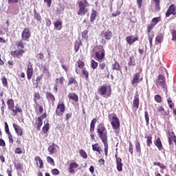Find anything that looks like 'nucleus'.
Segmentation results:
<instances>
[{"mask_svg": "<svg viewBox=\"0 0 176 176\" xmlns=\"http://www.w3.org/2000/svg\"><path fill=\"white\" fill-rule=\"evenodd\" d=\"M96 133L104 146L105 156H108V131L105 125L102 123L99 124L97 126Z\"/></svg>", "mask_w": 176, "mask_h": 176, "instance_id": "nucleus-1", "label": "nucleus"}, {"mask_svg": "<svg viewBox=\"0 0 176 176\" xmlns=\"http://www.w3.org/2000/svg\"><path fill=\"white\" fill-rule=\"evenodd\" d=\"M77 5L78 6V11L77 12L78 16H85L89 12L90 3H89L87 0H78Z\"/></svg>", "mask_w": 176, "mask_h": 176, "instance_id": "nucleus-2", "label": "nucleus"}, {"mask_svg": "<svg viewBox=\"0 0 176 176\" xmlns=\"http://www.w3.org/2000/svg\"><path fill=\"white\" fill-rule=\"evenodd\" d=\"M157 89H164V91L167 93V85L166 84V77L163 75L160 74L158 76V79L156 80L155 83Z\"/></svg>", "mask_w": 176, "mask_h": 176, "instance_id": "nucleus-3", "label": "nucleus"}, {"mask_svg": "<svg viewBox=\"0 0 176 176\" xmlns=\"http://www.w3.org/2000/svg\"><path fill=\"white\" fill-rule=\"evenodd\" d=\"M94 52H95L96 60L98 61L102 60L104 57H105V50H104V47L101 45L95 47Z\"/></svg>", "mask_w": 176, "mask_h": 176, "instance_id": "nucleus-4", "label": "nucleus"}, {"mask_svg": "<svg viewBox=\"0 0 176 176\" xmlns=\"http://www.w3.org/2000/svg\"><path fill=\"white\" fill-rule=\"evenodd\" d=\"M143 79L144 78H142V76H141V73L140 72L135 73L131 80L132 86H137L138 83H141V82H142Z\"/></svg>", "mask_w": 176, "mask_h": 176, "instance_id": "nucleus-5", "label": "nucleus"}, {"mask_svg": "<svg viewBox=\"0 0 176 176\" xmlns=\"http://www.w3.org/2000/svg\"><path fill=\"white\" fill-rule=\"evenodd\" d=\"M98 93L100 96H103V97H106V98L111 97V89H109L108 91V88L107 87V86H104V85L98 88Z\"/></svg>", "mask_w": 176, "mask_h": 176, "instance_id": "nucleus-6", "label": "nucleus"}, {"mask_svg": "<svg viewBox=\"0 0 176 176\" xmlns=\"http://www.w3.org/2000/svg\"><path fill=\"white\" fill-rule=\"evenodd\" d=\"M111 120L112 121L111 124L113 130H118V129H120V121L119 120V118L116 117V114H113Z\"/></svg>", "mask_w": 176, "mask_h": 176, "instance_id": "nucleus-7", "label": "nucleus"}, {"mask_svg": "<svg viewBox=\"0 0 176 176\" xmlns=\"http://www.w3.org/2000/svg\"><path fill=\"white\" fill-rule=\"evenodd\" d=\"M65 112V105L63 103H58L56 109L57 116H63Z\"/></svg>", "mask_w": 176, "mask_h": 176, "instance_id": "nucleus-8", "label": "nucleus"}, {"mask_svg": "<svg viewBox=\"0 0 176 176\" xmlns=\"http://www.w3.org/2000/svg\"><path fill=\"white\" fill-rule=\"evenodd\" d=\"M31 37V31L30 28H25L22 32L21 38L23 41H28Z\"/></svg>", "mask_w": 176, "mask_h": 176, "instance_id": "nucleus-9", "label": "nucleus"}, {"mask_svg": "<svg viewBox=\"0 0 176 176\" xmlns=\"http://www.w3.org/2000/svg\"><path fill=\"white\" fill-rule=\"evenodd\" d=\"M171 14H173V16H175L176 14V6L174 4H171L169 6L165 14V16L166 17H168L169 16H171Z\"/></svg>", "mask_w": 176, "mask_h": 176, "instance_id": "nucleus-10", "label": "nucleus"}, {"mask_svg": "<svg viewBox=\"0 0 176 176\" xmlns=\"http://www.w3.org/2000/svg\"><path fill=\"white\" fill-rule=\"evenodd\" d=\"M24 53V50H18L15 51H12L11 54L14 57H16V58H20Z\"/></svg>", "mask_w": 176, "mask_h": 176, "instance_id": "nucleus-11", "label": "nucleus"}, {"mask_svg": "<svg viewBox=\"0 0 176 176\" xmlns=\"http://www.w3.org/2000/svg\"><path fill=\"white\" fill-rule=\"evenodd\" d=\"M101 36H102V38H104L107 41H109L111 40V38H112V32H111V30L102 32Z\"/></svg>", "mask_w": 176, "mask_h": 176, "instance_id": "nucleus-12", "label": "nucleus"}, {"mask_svg": "<svg viewBox=\"0 0 176 176\" xmlns=\"http://www.w3.org/2000/svg\"><path fill=\"white\" fill-rule=\"evenodd\" d=\"M46 96V98L47 100V101L51 103V104H54V101H56V98L54 97V96L50 93V92H47L45 94Z\"/></svg>", "mask_w": 176, "mask_h": 176, "instance_id": "nucleus-13", "label": "nucleus"}, {"mask_svg": "<svg viewBox=\"0 0 176 176\" xmlns=\"http://www.w3.org/2000/svg\"><path fill=\"white\" fill-rule=\"evenodd\" d=\"M13 127L14 129V131H15L16 135L19 137H21V135H23V129H21V127H20V126H19L18 124H13Z\"/></svg>", "mask_w": 176, "mask_h": 176, "instance_id": "nucleus-14", "label": "nucleus"}, {"mask_svg": "<svg viewBox=\"0 0 176 176\" xmlns=\"http://www.w3.org/2000/svg\"><path fill=\"white\" fill-rule=\"evenodd\" d=\"M78 167H79V164H78L77 163H71L69 167V173H70L71 174H74V173H75V168H78Z\"/></svg>", "mask_w": 176, "mask_h": 176, "instance_id": "nucleus-15", "label": "nucleus"}, {"mask_svg": "<svg viewBox=\"0 0 176 176\" xmlns=\"http://www.w3.org/2000/svg\"><path fill=\"white\" fill-rule=\"evenodd\" d=\"M12 115H14V116H16L18 113H21V112H23V109H21V107H20V106L17 104L15 105V109L14 107L12 109Z\"/></svg>", "mask_w": 176, "mask_h": 176, "instance_id": "nucleus-16", "label": "nucleus"}, {"mask_svg": "<svg viewBox=\"0 0 176 176\" xmlns=\"http://www.w3.org/2000/svg\"><path fill=\"white\" fill-rule=\"evenodd\" d=\"M57 146V144H52L48 147V152L50 153V155H54L57 152V150L56 149V147Z\"/></svg>", "mask_w": 176, "mask_h": 176, "instance_id": "nucleus-17", "label": "nucleus"}, {"mask_svg": "<svg viewBox=\"0 0 176 176\" xmlns=\"http://www.w3.org/2000/svg\"><path fill=\"white\" fill-rule=\"evenodd\" d=\"M8 109L10 111H12L14 108V100L13 99H8L7 101Z\"/></svg>", "mask_w": 176, "mask_h": 176, "instance_id": "nucleus-18", "label": "nucleus"}, {"mask_svg": "<svg viewBox=\"0 0 176 176\" xmlns=\"http://www.w3.org/2000/svg\"><path fill=\"white\" fill-rule=\"evenodd\" d=\"M41 100V95L39 94V93H37V92L34 93L33 101L36 104V108L39 106V104H38V100Z\"/></svg>", "mask_w": 176, "mask_h": 176, "instance_id": "nucleus-19", "label": "nucleus"}, {"mask_svg": "<svg viewBox=\"0 0 176 176\" xmlns=\"http://www.w3.org/2000/svg\"><path fill=\"white\" fill-rule=\"evenodd\" d=\"M133 106L134 108L138 109L140 107V98L138 95L135 96L134 100L133 101Z\"/></svg>", "mask_w": 176, "mask_h": 176, "instance_id": "nucleus-20", "label": "nucleus"}, {"mask_svg": "<svg viewBox=\"0 0 176 176\" xmlns=\"http://www.w3.org/2000/svg\"><path fill=\"white\" fill-rule=\"evenodd\" d=\"M33 12H34V19H36V20L38 21V23H42V16H41V14L38 13L36 9H34Z\"/></svg>", "mask_w": 176, "mask_h": 176, "instance_id": "nucleus-21", "label": "nucleus"}, {"mask_svg": "<svg viewBox=\"0 0 176 176\" xmlns=\"http://www.w3.org/2000/svg\"><path fill=\"white\" fill-rule=\"evenodd\" d=\"M135 146L137 153H141V143H140V140H136L135 141Z\"/></svg>", "mask_w": 176, "mask_h": 176, "instance_id": "nucleus-22", "label": "nucleus"}, {"mask_svg": "<svg viewBox=\"0 0 176 176\" xmlns=\"http://www.w3.org/2000/svg\"><path fill=\"white\" fill-rule=\"evenodd\" d=\"M138 41V37L133 38V36H128L126 37V42L129 45H131L134 43V42Z\"/></svg>", "mask_w": 176, "mask_h": 176, "instance_id": "nucleus-23", "label": "nucleus"}, {"mask_svg": "<svg viewBox=\"0 0 176 176\" xmlns=\"http://www.w3.org/2000/svg\"><path fill=\"white\" fill-rule=\"evenodd\" d=\"M155 145L157 146V148L160 151L163 149V145L162 144V140H160V138H158L157 140L154 142Z\"/></svg>", "mask_w": 176, "mask_h": 176, "instance_id": "nucleus-24", "label": "nucleus"}, {"mask_svg": "<svg viewBox=\"0 0 176 176\" xmlns=\"http://www.w3.org/2000/svg\"><path fill=\"white\" fill-rule=\"evenodd\" d=\"M34 160L36 162V164L38 166V164H39L40 168H43V161L42 159H41V157L37 156L35 157Z\"/></svg>", "mask_w": 176, "mask_h": 176, "instance_id": "nucleus-25", "label": "nucleus"}, {"mask_svg": "<svg viewBox=\"0 0 176 176\" xmlns=\"http://www.w3.org/2000/svg\"><path fill=\"white\" fill-rule=\"evenodd\" d=\"M68 97L69 98H70V100H73L74 101H79V98L78 97V95H76V94L69 93Z\"/></svg>", "mask_w": 176, "mask_h": 176, "instance_id": "nucleus-26", "label": "nucleus"}, {"mask_svg": "<svg viewBox=\"0 0 176 176\" xmlns=\"http://www.w3.org/2000/svg\"><path fill=\"white\" fill-rule=\"evenodd\" d=\"M96 17H97V11L92 10L91 17H90L91 23H94V21L96 20Z\"/></svg>", "mask_w": 176, "mask_h": 176, "instance_id": "nucleus-27", "label": "nucleus"}, {"mask_svg": "<svg viewBox=\"0 0 176 176\" xmlns=\"http://www.w3.org/2000/svg\"><path fill=\"white\" fill-rule=\"evenodd\" d=\"M129 67H134L135 65V58L134 56H130L128 62Z\"/></svg>", "mask_w": 176, "mask_h": 176, "instance_id": "nucleus-28", "label": "nucleus"}, {"mask_svg": "<svg viewBox=\"0 0 176 176\" xmlns=\"http://www.w3.org/2000/svg\"><path fill=\"white\" fill-rule=\"evenodd\" d=\"M32 74H34V69L28 68L27 69V77L29 80L32 78Z\"/></svg>", "mask_w": 176, "mask_h": 176, "instance_id": "nucleus-29", "label": "nucleus"}, {"mask_svg": "<svg viewBox=\"0 0 176 176\" xmlns=\"http://www.w3.org/2000/svg\"><path fill=\"white\" fill-rule=\"evenodd\" d=\"M68 86H71V85H78V81L74 77H70L69 78V81L67 82Z\"/></svg>", "mask_w": 176, "mask_h": 176, "instance_id": "nucleus-30", "label": "nucleus"}, {"mask_svg": "<svg viewBox=\"0 0 176 176\" xmlns=\"http://www.w3.org/2000/svg\"><path fill=\"white\" fill-rule=\"evenodd\" d=\"M112 69H114L116 71H119L120 69V65H119V63L118 61H115V63L113 64Z\"/></svg>", "mask_w": 176, "mask_h": 176, "instance_id": "nucleus-31", "label": "nucleus"}, {"mask_svg": "<svg viewBox=\"0 0 176 176\" xmlns=\"http://www.w3.org/2000/svg\"><path fill=\"white\" fill-rule=\"evenodd\" d=\"M145 138L146 139L147 146H151L152 144V135L145 136Z\"/></svg>", "mask_w": 176, "mask_h": 176, "instance_id": "nucleus-32", "label": "nucleus"}, {"mask_svg": "<svg viewBox=\"0 0 176 176\" xmlns=\"http://www.w3.org/2000/svg\"><path fill=\"white\" fill-rule=\"evenodd\" d=\"M157 111L160 112V113H161V115H166V110H164V108H163V107H162V106H159L157 108Z\"/></svg>", "mask_w": 176, "mask_h": 176, "instance_id": "nucleus-33", "label": "nucleus"}, {"mask_svg": "<svg viewBox=\"0 0 176 176\" xmlns=\"http://www.w3.org/2000/svg\"><path fill=\"white\" fill-rule=\"evenodd\" d=\"M91 67L93 69H96L97 67H98V63L96 62L94 60H91Z\"/></svg>", "mask_w": 176, "mask_h": 176, "instance_id": "nucleus-34", "label": "nucleus"}, {"mask_svg": "<svg viewBox=\"0 0 176 176\" xmlns=\"http://www.w3.org/2000/svg\"><path fill=\"white\" fill-rule=\"evenodd\" d=\"M144 118L146 120V125H149V113L148 111L144 112Z\"/></svg>", "mask_w": 176, "mask_h": 176, "instance_id": "nucleus-35", "label": "nucleus"}, {"mask_svg": "<svg viewBox=\"0 0 176 176\" xmlns=\"http://www.w3.org/2000/svg\"><path fill=\"white\" fill-rule=\"evenodd\" d=\"M49 129H50L49 123L45 124V126L43 127V131L44 134H46V133L49 131Z\"/></svg>", "mask_w": 176, "mask_h": 176, "instance_id": "nucleus-36", "label": "nucleus"}, {"mask_svg": "<svg viewBox=\"0 0 176 176\" xmlns=\"http://www.w3.org/2000/svg\"><path fill=\"white\" fill-rule=\"evenodd\" d=\"M79 153L83 159H87V153L85 150H80Z\"/></svg>", "mask_w": 176, "mask_h": 176, "instance_id": "nucleus-37", "label": "nucleus"}, {"mask_svg": "<svg viewBox=\"0 0 176 176\" xmlns=\"http://www.w3.org/2000/svg\"><path fill=\"white\" fill-rule=\"evenodd\" d=\"M1 82H2L3 86H4L5 87H8V79L6 78V77L5 76L2 77Z\"/></svg>", "mask_w": 176, "mask_h": 176, "instance_id": "nucleus-38", "label": "nucleus"}, {"mask_svg": "<svg viewBox=\"0 0 176 176\" xmlns=\"http://www.w3.org/2000/svg\"><path fill=\"white\" fill-rule=\"evenodd\" d=\"M160 20H161L160 17H155L152 19L151 23L155 25H156L157 23L160 21Z\"/></svg>", "mask_w": 176, "mask_h": 176, "instance_id": "nucleus-39", "label": "nucleus"}, {"mask_svg": "<svg viewBox=\"0 0 176 176\" xmlns=\"http://www.w3.org/2000/svg\"><path fill=\"white\" fill-rule=\"evenodd\" d=\"M63 25V22H61V21H56L54 23V28H60V27H61V25Z\"/></svg>", "mask_w": 176, "mask_h": 176, "instance_id": "nucleus-40", "label": "nucleus"}, {"mask_svg": "<svg viewBox=\"0 0 176 176\" xmlns=\"http://www.w3.org/2000/svg\"><path fill=\"white\" fill-rule=\"evenodd\" d=\"M24 43L23 42V40H21L17 42L16 46L17 47H20L21 49H24Z\"/></svg>", "mask_w": 176, "mask_h": 176, "instance_id": "nucleus-41", "label": "nucleus"}, {"mask_svg": "<svg viewBox=\"0 0 176 176\" xmlns=\"http://www.w3.org/2000/svg\"><path fill=\"white\" fill-rule=\"evenodd\" d=\"M153 28H155V25L153 24L152 22H151V23L147 26V31L148 32H151V31H152V30H153Z\"/></svg>", "mask_w": 176, "mask_h": 176, "instance_id": "nucleus-42", "label": "nucleus"}, {"mask_svg": "<svg viewBox=\"0 0 176 176\" xmlns=\"http://www.w3.org/2000/svg\"><path fill=\"white\" fill-rule=\"evenodd\" d=\"M155 100L156 101V102H159V103L162 102V96H160V95H155Z\"/></svg>", "mask_w": 176, "mask_h": 176, "instance_id": "nucleus-43", "label": "nucleus"}, {"mask_svg": "<svg viewBox=\"0 0 176 176\" xmlns=\"http://www.w3.org/2000/svg\"><path fill=\"white\" fill-rule=\"evenodd\" d=\"M155 41L158 43H162V42H163V36H162V35H158L155 38Z\"/></svg>", "mask_w": 176, "mask_h": 176, "instance_id": "nucleus-44", "label": "nucleus"}, {"mask_svg": "<svg viewBox=\"0 0 176 176\" xmlns=\"http://www.w3.org/2000/svg\"><path fill=\"white\" fill-rule=\"evenodd\" d=\"M14 166L16 170H21L23 168V164L20 162L15 163Z\"/></svg>", "mask_w": 176, "mask_h": 176, "instance_id": "nucleus-45", "label": "nucleus"}, {"mask_svg": "<svg viewBox=\"0 0 176 176\" xmlns=\"http://www.w3.org/2000/svg\"><path fill=\"white\" fill-rule=\"evenodd\" d=\"M99 148H100V144H98V143L95 144H92V149L94 152H97V150L99 149Z\"/></svg>", "mask_w": 176, "mask_h": 176, "instance_id": "nucleus-46", "label": "nucleus"}, {"mask_svg": "<svg viewBox=\"0 0 176 176\" xmlns=\"http://www.w3.org/2000/svg\"><path fill=\"white\" fill-rule=\"evenodd\" d=\"M82 75L85 76L86 80H89V72L86 71L85 69H83Z\"/></svg>", "mask_w": 176, "mask_h": 176, "instance_id": "nucleus-47", "label": "nucleus"}, {"mask_svg": "<svg viewBox=\"0 0 176 176\" xmlns=\"http://www.w3.org/2000/svg\"><path fill=\"white\" fill-rule=\"evenodd\" d=\"M96 123H97V119L94 118L91 122L90 127L95 128L96 127Z\"/></svg>", "mask_w": 176, "mask_h": 176, "instance_id": "nucleus-48", "label": "nucleus"}, {"mask_svg": "<svg viewBox=\"0 0 176 176\" xmlns=\"http://www.w3.org/2000/svg\"><path fill=\"white\" fill-rule=\"evenodd\" d=\"M89 32L87 30H84L83 32L82 33V36L84 39H87L89 36H87V34Z\"/></svg>", "mask_w": 176, "mask_h": 176, "instance_id": "nucleus-49", "label": "nucleus"}, {"mask_svg": "<svg viewBox=\"0 0 176 176\" xmlns=\"http://www.w3.org/2000/svg\"><path fill=\"white\" fill-rule=\"evenodd\" d=\"M47 162L48 163H50L52 164V166H54V160L51 157H47Z\"/></svg>", "mask_w": 176, "mask_h": 176, "instance_id": "nucleus-50", "label": "nucleus"}, {"mask_svg": "<svg viewBox=\"0 0 176 176\" xmlns=\"http://www.w3.org/2000/svg\"><path fill=\"white\" fill-rule=\"evenodd\" d=\"M117 170L118 171H122L123 170V164H117Z\"/></svg>", "mask_w": 176, "mask_h": 176, "instance_id": "nucleus-51", "label": "nucleus"}, {"mask_svg": "<svg viewBox=\"0 0 176 176\" xmlns=\"http://www.w3.org/2000/svg\"><path fill=\"white\" fill-rule=\"evenodd\" d=\"M42 120H41V118H38L37 128L38 129V130L39 129H41V127H42V124H43Z\"/></svg>", "mask_w": 176, "mask_h": 176, "instance_id": "nucleus-52", "label": "nucleus"}, {"mask_svg": "<svg viewBox=\"0 0 176 176\" xmlns=\"http://www.w3.org/2000/svg\"><path fill=\"white\" fill-rule=\"evenodd\" d=\"M52 173L53 175H58V174H60V170H58L57 168H55L52 170Z\"/></svg>", "mask_w": 176, "mask_h": 176, "instance_id": "nucleus-53", "label": "nucleus"}, {"mask_svg": "<svg viewBox=\"0 0 176 176\" xmlns=\"http://www.w3.org/2000/svg\"><path fill=\"white\" fill-rule=\"evenodd\" d=\"M45 23L47 27H50V25H52V21L50 19H45Z\"/></svg>", "mask_w": 176, "mask_h": 176, "instance_id": "nucleus-54", "label": "nucleus"}, {"mask_svg": "<svg viewBox=\"0 0 176 176\" xmlns=\"http://www.w3.org/2000/svg\"><path fill=\"white\" fill-rule=\"evenodd\" d=\"M72 117V113H67L65 116V120L68 122V120H69V119H71Z\"/></svg>", "mask_w": 176, "mask_h": 176, "instance_id": "nucleus-55", "label": "nucleus"}, {"mask_svg": "<svg viewBox=\"0 0 176 176\" xmlns=\"http://www.w3.org/2000/svg\"><path fill=\"white\" fill-rule=\"evenodd\" d=\"M78 68H83L85 67V63H83L82 60L78 61Z\"/></svg>", "mask_w": 176, "mask_h": 176, "instance_id": "nucleus-56", "label": "nucleus"}, {"mask_svg": "<svg viewBox=\"0 0 176 176\" xmlns=\"http://www.w3.org/2000/svg\"><path fill=\"white\" fill-rule=\"evenodd\" d=\"M129 152L131 153V155H133V144H131V142H129Z\"/></svg>", "mask_w": 176, "mask_h": 176, "instance_id": "nucleus-57", "label": "nucleus"}, {"mask_svg": "<svg viewBox=\"0 0 176 176\" xmlns=\"http://www.w3.org/2000/svg\"><path fill=\"white\" fill-rule=\"evenodd\" d=\"M80 45L79 44V43H76V44H75V45H74V50H75V52L77 53V52H79V46H80Z\"/></svg>", "mask_w": 176, "mask_h": 176, "instance_id": "nucleus-58", "label": "nucleus"}, {"mask_svg": "<svg viewBox=\"0 0 176 176\" xmlns=\"http://www.w3.org/2000/svg\"><path fill=\"white\" fill-rule=\"evenodd\" d=\"M8 138H9V141L11 144H13V135H12V133H8Z\"/></svg>", "mask_w": 176, "mask_h": 176, "instance_id": "nucleus-59", "label": "nucleus"}, {"mask_svg": "<svg viewBox=\"0 0 176 176\" xmlns=\"http://www.w3.org/2000/svg\"><path fill=\"white\" fill-rule=\"evenodd\" d=\"M15 153H17L18 155H20V154L23 153V151L20 148H16L15 149Z\"/></svg>", "mask_w": 176, "mask_h": 176, "instance_id": "nucleus-60", "label": "nucleus"}, {"mask_svg": "<svg viewBox=\"0 0 176 176\" xmlns=\"http://www.w3.org/2000/svg\"><path fill=\"white\" fill-rule=\"evenodd\" d=\"M172 39L173 41H176V31L173 30L172 32Z\"/></svg>", "mask_w": 176, "mask_h": 176, "instance_id": "nucleus-61", "label": "nucleus"}, {"mask_svg": "<svg viewBox=\"0 0 176 176\" xmlns=\"http://www.w3.org/2000/svg\"><path fill=\"white\" fill-rule=\"evenodd\" d=\"M99 68H100V69L104 70L105 69V63H102L99 65Z\"/></svg>", "mask_w": 176, "mask_h": 176, "instance_id": "nucleus-62", "label": "nucleus"}, {"mask_svg": "<svg viewBox=\"0 0 176 176\" xmlns=\"http://www.w3.org/2000/svg\"><path fill=\"white\" fill-rule=\"evenodd\" d=\"M44 1L47 2L48 8H50V6H52V0H44Z\"/></svg>", "mask_w": 176, "mask_h": 176, "instance_id": "nucleus-63", "label": "nucleus"}, {"mask_svg": "<svg viewBox=\"0 0 176 176\" xmlns=\"http://www.w3.org/2000/svg\"><path fill=\"white\" fill-rule=\"evenodd\" d=\"M171 138H172V140L175 142V145H176V135H174V133H173V134L171 135Z\"/></svg>", "mask_w": 176, "mask_h": 176, "instance_id": "nucleus-64", "label": "nucleus"}]
</instances>
